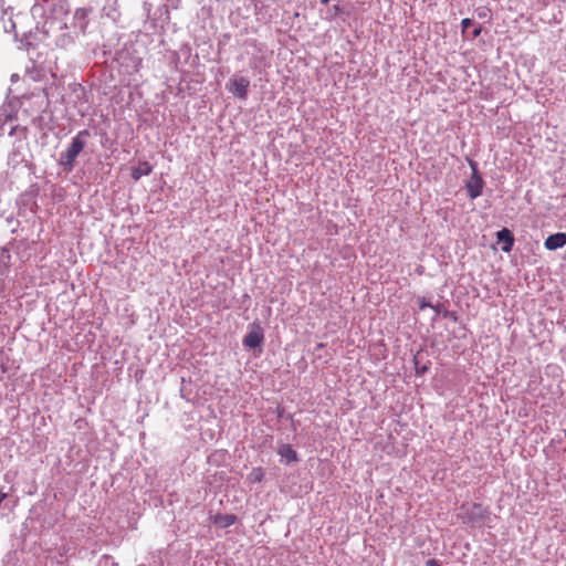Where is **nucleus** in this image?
<instances>
[{"label":"nucleus","mask_w":566,"mask_h":566,"mask_svg":"<svg viewBox=\"0 0 566 566\" xmlns=\"http://www.w3.org/2000/svg\"><path fill=\"white\" fill-rule=\"evenodd\" d=\"M488 515V510L479 503H465L461 506V518L464 523H482Z\"/></svg>","instance_id":"f257e3e1"},{"label":"nucleus","mask_w":566,"mask_h":566,"mask_svg":"<svg viewBox=\"0 0 566 566\" xmlns=\"http://www.w3.org/2000/svg\"><path fill=\"white\" fill-rule=\"evenodd\" d=\"M323 347H324V344H322V343L317 345V348H323Z\"/></svg>","instance_id":"6ab92c4d"},{"label":"nucleus","mask_w":566,"mask_h":566,"mask_svg":"<svg viewBox=\"0 0 566 566\" xmlns=\"http://www.w3.org/2000/svg\"><path fill=\"white\" fill-rule=\"evenodd\" d=\"M426 566H441V564L437 559H429L427 560Z\"/></svg>","instance_id":"dca6fc26"},{"label":"nucleus","mask_w":566,"mask_h":566,"mask_svg":"<svg viewBox=\"0 0 566 566\" xmlns=\"http://www.w3.org/2000/svg\"><path fill=\"white\" fill-rule=\"evenodd\" d=\"M212 521L216 526L220 528H226L235 524L238 517L234 514H216Z\"/></svg>","instance_id":"6e6552de"},{"label":"nucleus","mask_w":566,"mask_h":566,"mask_svg":"<svg viewBox=\"0 0 566 566\" xmlns=\"http://www.w3.org/2000/svg\"><path fill=\"white\" fill-rule=\"evenodd\" d=\"M264 479V472L262 468H254L248 475V480L251 483H260Z\"/></svg>","instance_id":"9b49d317"},{"label":"nucleus","mask_w":566,"mask_h":566,"mask_svg":"<svg viewBox=\"0 0 566 566\" xmlns=\"http://www.w3.org/2000/svg\"><path fill=\"white\" fill-rule=\"evenodd\" d=\"M482 32V27L481 25H478L476 28L473 29L472 31V39H475L478 38Z\"/></svg>","instance_id":"4468645a"},{"label":"nucleus","mask_w":566,"mask_h":566,"mask_svg":"<svg viewBox=\"0 0 566 566\" xmlns=\"http://www.w3.org/2000/svg\"><path fill=\"white\" fill-rule=\"evenodd\" d=\"M82 136H88L87 130L80 132L73 139L70 147L66 149L64 155L62 156L61 164L63 166H67L69 169H72L75 158L83 150L85 143L82 139Z\"/></svg>","instance_id":"f03ea898"},{"label":"nucleus","mask_w":566,"mask_h":566,"mask_svg":"<svg viewBox=\"0 0 566 566\" xmlns=\"http://www.w3.org/2000/svg\"><path fill=\"white\" fill-rule=\"evenodd\" d=\"M471 24H472V20H471V19H469V18H464V19L461 21L462 32L464 33Z\"/></svg>","instance_id":"ddd939ff"},{"label":"nucleus","mask_w":566,"mask_h":566,"mask_svg":"<svg viewBox=\"0 0 566 566\" xmlns=\"http://www.w3.org/2000/svg\"><path fill=\"white\" fill-rule=\"evenodd\" d=\"M321 2H322L323 4H327V3L329 2V0H321Z\"/></svg>","instance_id":"a211bd4d"},{"label":"nucleus","mask_w":566,"mask_h":566,"mask_svg":"<svg viewBox=\"0 0 566 566\" xmlns=\"http://www.w3.org/2000/svg\"><path fill=\"white\" fill-rule=\"evenodd\" d=\"M7 493L0 492V504L7 499Z\"/></svg>","instance_id":"f3484780"},{"label":"nucleus","mask_w":566,"mask_h":566,"mask_svg":"<svg viewBox=\"0 0 566 566\" xmlns=\"http://www.w3.org/2000/svg\"><path fill=\"white\" fill-rule=\"evenodd\" d=\"M250 81L247 77H232L227 84V90L240 99H245L248 96V90Z\"/></svg>","instance_id":"7ed1b4c3"},{"label":"nucleus","mask_w":566,"mask_h":566,"mask_svg":"<svg viewBox=\"0 0 566 566\" xmlns=\"http://www.w3.org/2000/svg\"><path fill=\"white\" fill-rule=\"evenodd\" d=\"M279 453L283 457V458H286L287 461H296L297 460V454L296 452L292 449V447L290 444H284L280 448V451Z\"/></svg>","instance_id":"9d476101"},{"label":"nucleus","mask_w":566,"mask_h":566,"mask_svg":"<svg viewBox=\"0 0 566 566\" xmlns=\"http://www.w3.org/2000/svg\"><path fill=\"white\" fill-rule=\"evenodd\" d=\"M418 303H419V310H421V311L427 307H432V305L429 302H427L424 297L419 298Z\"/></svg>","instance_id":"f8f14e48"},{"label":"nucleus","mask_w":566,"mask_h":566,"mask_svg":"<svg viewBox=\"0 0 566 566\" xmlns=\"http://www.w3.org/2000/svg\"><path fill=\"white\" fill-rule=\"evenodd\" d=\"M264 339L263 331L261 326L256 323H253L251 325L250 332L247 334V336L243 339V344L247 347L250 348H256L259 347Z\"/></svg>","instance_id":"39448f33"},{"label":"nucleus","mask_w":566,"mask_h":566,"mask_svg":"<svg viewBox=\"0 0 566 566\" xmlns=\"http://www.w3.org/2000/svg\"><path fill=\"white\" fill-rule=\"evenodd\" d=\"M564 245H566V233L564 232L551 234L544 242V247L549 251L563 248Z\"/></svg>","instance_id":"423d86ee"},{"label":"nucleus","mask_w":566,"mask_h":566,"mask_svg":"<svg viewBox=\"0 0 566 566\" xmlns=\"http://www.w3.org/2000/svg\"><path fill=\"white\" fill-rule=\"evenodd\" d=\"M153 171V167L148 161H143L138 167H133L130 170L132 178L137 181L143 176H148Z\"/></svg>","instance_id":"1a4fd4ad"},{"label":"nucleus","mask_w":566,"mask_h":566,"mask_svg":"<svg viewBox=\"0 0 566 566\" xmlns=\"http://www.w3.org/2000/svg\"><path fill=\"white\" fill-rule=\"evenodd\" d=\"M496 238H497L499 242L503 243V245L501 248L502 251L505 253L511 252L513 244H514V237H513L512 232L509 229L503 228L502 230L497 231Z\"/></svg>","instance_id":"0eeeda50"},{"label":"nucleus","mask_w":566,"mask_h":566,"mask_svg":"<svg viewBox=\"0 0 566 566\" xmlns=\"http://www.w3.org/2000/svg\"><path fill=\"white\" fill-rule=\"evenodd\" d=\"M489 11H490V10H489L488 8H482V9H481V10H479V12H478L479 18H485V17H488Z\"/></svg>","instance_id":"2eb2a0df"},{"label":"nucleus","mask_w":566,"mask_h":566,"mask_svg":"<svg viewBox=\"0 0 566 566\" xmlns=\"http://www.w3.org/2000/svg\"><path fill=\"white\" fill-rule=\"evenodd\" d=\"M471 167H472V176H471L470 180L467 182L465 187H467L469 197L471 199H475L482 195L484 181L478 172L476 165L474 163H472Z\"/></svg>","instance_id":"20e7f679"}]
</instances>
